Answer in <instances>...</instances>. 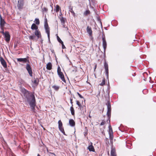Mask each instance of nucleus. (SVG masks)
Returning <instances> with one entry per match:
<instances>
[{
  "label": "nucleus",
  "mask_w": 156,
  "mask_h": 156,
  "mask_svg": "<svg viewBox=\"0 0 156 156\" xmlns=\"http://www.w3.org/2000/svg\"><path fill=\"white\" fill-rule=\"evenodd\" d=\"M19 82L20 84H23L25 82L22 79H20L19 80Z\"/></svg>",
  "instance_id": "a878e982"
},
{
  "label": "nucleus",
  "mask_w": 156,
  "mask_h": 156,
  "mask_svg": "<svg viewBox=\"0 0 156 156\" xmlns=\"http://www.w3.org/2000/svg\"><path fill=\"white\" fill-rule=\"evenodd\" d=\"M24 5L23 0H18L17 7L19 10H21L23 8Z\"/></svg>",
  "instance_id": "39448f33"
},
{
  "label": "nucleus",
  "mask_w": 156,
  "mask_h": 156,
  "mask_svg": "<svg viewBox=\"0 0 156 156\" xmlns=\"http://www.w3.org/2000/svg\"><path fill=\"white\" fill-rule=\"evenodd\" d=\"M57 39L58 41L60 43H62L63 42L61 40L60 38L58 37V36H57Z\"/></svg>",
  "instance_id": "7c9ffc66"
},
{
  "label": "nucleus",
  "mask_w": 156,
  "mask_h": 156,
  "mask_svg": "<svg viewBox=\"0 0 156 156\" xmlns=\"http://www.w3.org/2000/svg\"><path fill=\"white\" fill-rule=\"evenodd\" d=\"M90 13V11L89 10H86L84 13V15L85 16H87Z\"/></svg>",
  "instance_id": "bb28decb"
},
{
  "label": "nucleus",
  "mask_w": 156,
  "mask_h": 156,
  "mask_svg": "<svg viewBox=\"0 0 156 156\" xmlns=\"http://www.w3.org/2000/svg\"><path fill=\"white\" fill-rule=\"evenodd\" d=\"M102 41H103L102 45H103V48L104 49V52L105 53V52L106 49V48L107 47V42L106 41V40H102Z\"/></svg>",
  "instance_id": "ddd939ff"
},
{
  "label": "nucleus",
  "mask_w": 156,
  "mask_h": 156,
  "mask_svg": "<svg viewBox=\"0 0 156 156\" xmlns=\"http://www.w3.org/2000/svg\"><path fill=\"white\" fill-rule=\"evenodd\" d=\"M26 69L29 75L30 76H32V72L31 66L29 63L26 64Z\"/></svg>",
  "instance_id": "0eeeda50"
},
{
  "label": "nucleus",
  "mask_w": 156,
  "mask_h": 156,
  "mask_svg": "<svg viewBox=\"0 0 156 156\" xmlns=\"http://www.w3.org/2000/svg\"><path fill=\"white\" fill-rule=\"evenodd\" d=\"M44 27L45 29V32L47 34L48 40L49 41H50V28L48 26L47 21L46 20L44 22Z\"/></svg>",
  "instance_id": "7ed1b4c3"
},
{
  "label": "nucleus",
  "mask_w": 156,
  "mask_h": 156,
  "mask_svg": "<svg viewBox=\"0 0 156 156\" xmlns=\"http://www.w3.org/2000/svg\"><path fill=\"white\" fill-rule=\"evenodd\" d=\"M43 11L47 12L48 11V9L45 7L43 9Z\"/></svg>",
  "instance_id": "37998d69"
},
{
  "label": "nucleus",
  "mask_w": 156,
  "mask_h": 156,
  "mask_svg": "<svg viewBox=\"0 0 156 156\" xmlns=\"http://www.w3.org/2000/svg\"><path fill=\"white\" fill-rule=\"evenodd\" d=\"M70 110L72 115H74L75 111H74V108L73 107V105H72V106L70 108Z\"/></svg>",
  "instance_id": "4be33fe9"
},
{
  "label": "nucleus",
  "mask_w": 156,
  "mask_h": 156,
  "mask_svg": "<svg viewBox=\"0 0 156 156\" xmlns=\"http://www.w3.org/2000/svg\"><path fill=\"white\" fill-rule=\"evenodd\" d=\"M102 40H105V34L104 33H103L102 35Z\"/></svg>",
  "instance_id": "72a5a7b5"
},
{
  "label": "nucleus",
  "mask_w": 156,
  "mask_h": 156,
  "mask_svg": "<svg viewBox=\"0 0 156 156\" xmlns=\"http://www.w3.org/2000/svg\"><path fill=\"white\" fill-rule=\"evenodd\" d=\"M153 85H152V87H153Z\"/></svg>",
  "instance_id": "3c124183"
},
{
  "label": "nucleus",
  "mask_w": 156,
  "mask_h": 156,
  "mask_svg": "<svg viewBox=\"0 0 156 156\" xmlns=\"http://www.w3.org/2000/svg\"><path fill=\"white\" fill-rule=\"evenodd\" d=\"M5 24H6V23L4 19L2 18L1 15H0V26L2 30H3Z\"/></svg>",
  "instance_id": "423d86ee"
},
{
  "label": "nucleus",
  "mask_w": 156,
  "mask_h": 156,
  "mask_svg": "<svg viewBox=\"0 0 156 156\" xmlns=\"http://www.w3.org/2000/svg\"><path fill=\"white\" fill-rule=\"evenodd\" d=\"M147 73H144V75L145 74H146V75H147Z\"/></svg>",
  "instance_id": "09e8293b"
},
{
  "label": "nucleus",
  "mask_w": 156,
  "mask_h": 156,
  "mask_svg": "<svg viewBox=\"0 0 156 156\" xmlns=\"http://www.w3.org/2000/svg\"><path fill=\"white\" fill-rule=\"evenodd\" d=\"M52 64L51 62L48 63L46 65V68L48 70H51L52 69Z\"/></svg>",
  "instance_id": "f3484780"
},
{
  "label": "nucleus",
  "mask_w": 156,
  "mask_h": 156,
  "mask_svg": "<svg viewBox=\"0 0 156 156\" xmlns=\"http://www.w3.org/2000/svg\"><path fill=\"white\" fill-rule=\"evenodd\" d=\"M62 25L63 27L64 28H66V29H67V30H68V28L67 27H65V23H62Z\"/></svg>",
  "instance_id": "ea45409f"
},
{
  "label": "nucleus",
  "mask_w": 156,
  "mask_h": 156,
  "mask_svg": "<svg viewBox=\"0 0 156 156\" xmlns=\"http://www.w3.org/2000/svg\"><path fill=\"white\" fill-rule=\"evenodd\" d=\"M4 36L5 38V41H6L7 42H8L9 41L10 36L8 32H5V34L4 35Z\"/></svg>",
  "instance_id": "1a4fd4ad"
},
{
  "label": "nucleus",
  "mask_w": 156,
  "mask_h": 156,
  "mask_svg": "<svg viewBox=\"0 0 156 156\" xmlns=\"http://www.w3.org/2000/svg\"><path fill=\"white\" fill-rule=\"evenodd\" d=\"M24 95L26 98L27 103L29 104L31 109L34 110L36 105V101L34 94L32 92H29L24 89Z\"/></svg>",
  "instance_id": "f257e3e1"
},
{
  "label": "nucleus",
  "mask_w": 156,
  "mask_h": 156,
  "mask_svg": "<svg viewBox=\"0 0 156 156\" xmlns=\"http://www.w3.org/2000/svg\"><path fill=\"white\" fill-rule=\"evenodd\" d=\"M61 22L62 23H65V20L63 18H62L61 19Z\"/></svg>",
  "instance_id": "58836bf2"
},
{
  "label": "nucleus",
  "mask_w": 156,
  "mask_h": 156,
  "mask_svg": "<svg viewBox=\"0 0 156 156\" xmlns=\"http://www.w3.org/2000/svg\"><path fill=\"white\" fill-rule=\"evenodd\" d=\"M109 134H113V131L112 128L111 127L110 125L109 126Z\"/></svg>",
  "instance_id": "393cba45"
},
{
  "label": "nucleus",
  "mask_w": 156,
  "mask_h": 156,
  "mask_svg": "<svg viewBox=\"0 0 156 156\" xmlns=\"http://www.w3.org/2000/svg\"><path fill=\"white\" fill-rule=\"evenodd\" d=\"M60 131L64 135H66V134L65 133V131H64V128L63 129H62L61 130H60Z\"/></svg>",
  "instance_id": "f704fd0d"
},
{
  "label": "nucleus",
  "mask_w": 156,
  "mask_h": 156,
  "mask_svg": "<svg viewBox=\"0 0 156 156\" xmlns=\"http://www.w3.org/2000/svg\"><path fill=\"white\" fill-rule=\"evenodd\" d=\"M35 21H36V23L37 25H39L40 23L39 20L38 19H35Z\"/></svg>",
  "instance_id": "473e14b6"
},
{
  "label": "nucleus",
  "mask_w": 156,
  "mask_h": 156,
  "mask_svg": "<svg viewBox=\"0 0 156 156\" xmlns=\"http://www.w3.org/2000/svg\"><path fill=\"white\" fill-rule=\"evenodd\" d=\"M60 9V7L58 5H56V12H58L59 11Z\"/></svg>",
  "instance_id": "c756f323"
},
{
  "label": "nucleus",
  "mask_w": 156,
  "mask_h": 156,
  "mask_svg": "<svg viewBox=\"0 0 156 156\" xmlns=\"http://www.w3.org/2000/svg\"><path fill=\"white\" fill-rule=\"evenodd\" d=\"M33 83L37 85L38 83V79H35L34 80L33 82Z\"/></svg>",
  "instance_id": "cd10ccee"
},
{
  "label": "nucleus",
  "mask_w": 156,
  "mask_h": 156,
  "mask_svg": "<svg viewBox=\"0 0 156 156\" xmlns=\"http://www.w3.org/2000/svg\"><path fill=\"white\" fill-rule=\"evenodd\" d=\"M72 100H73L72 98H70V103L72 104V105H73Z\"/></svg>",
  "instance_id": "c03bdc74"
},
{
  "label": "nucleus",
  "mask_w": 156,
  "mask_h": 156,
  "mask_svg": "<svg viewBox=\"0 0 156 156\" xmlns=\"http://www.w3.org/2000/svg\"><path fill=\"white\" fill-rule=\"evenodd\" d=\"M29 38L30 40H33V41L36 40V36L34 35L29 36Z\"/></svg>",
  "instance_id": "5701e85b"
},
{
  "label": "nucleus",
  "mask_w": 156,
  "mask_h": 156,
  "mask_svg": "<svg viewBox=\"0 0 156 156\" xmlns=\"http://www.w3.org/2000/svg\"><path fill=\"white\" fill-rule=\"evenodd\" d=\"M57 73L61 79L62 80L63 82H65L66 80L64 78V75L61 72L60 68L59 66L58 68Z\"/></svg>",
  "instance_id": "20e7f679"
},
{
  "label": "nucleus",
  "mask_w": 156,
  "mask_h": 156,
  "mask_svg": "<svg viewBox=\"0 0 156 156\" xmlns=\"http://www.w3.org/2000/svg\"><path fill=\"white\" fill-rule=\"evenodd\" d=\"M109 137L110 138V139L112 140L113 139V134H109Z\"/></svg>",
  "instance_id": "e433bc0d"
},
{
  "label": "nucleus",
  "mask_w": 156,
  "mask_h": 156,
  "mask_svg": "<svg viewBox=\"0 0 156 156\" xmlns=\"http://www.w3.org/2000/svg\"><path fill=\"white\" fill-rule=\"evenodd\" d=\"M17 60L18 62H23V63H26L27 62H28V63H29V61L28 59H27V58H17Z\"/></svg>",
  "instance_id": "9d476101"
},
{
  "label": "nucleus",
  "mask_w": 156,
  "mask_h": 156,
  "mask_svg": "<svg viewBox=\"0 0 156 156\" xmlns=\"http://www.w3.org/2000/svg\"><path fill=\"white\" fill-rule=\"evenodd\" d=\"M58 128L59 130L62 129H63V127L62 126V123L61 120L58 121Z\"/></svg>",
  "instance_id": "dca6fc26"
},
{
  "label": "nucleus",
  "mask_w": 156,
  "mask_h": 156,
  "mask_svg": "<svg viewBox=\"0 0 156 156\" xmlns=\"http://www.w3.org/2000/svg\"><path fill=\"white\" fill-rule=\"evenodd\" d=\"M2 30V31H1V32L2 34H3V35H4L5 34V32H4V31H3V29Z\"/></svg>",
  "instance_id": "a18cd8bd"
},
{
  "label": "nucleus",
  "mask_w": 156,
  "mask_h": 156,
  "mask_svg": "<svg viewBox=\"0 0 156 156\" xmlns=\"http://www.w3.org/2000/svg\"><path fill=\"white\" fill-rule=\"evenodd\" d=\"M105 123V121H103L100 124V125L101 126L104 125Z\"/></svg>",
  "instance_id": "a19ab883"
},
{
  "label": "nucleus",
  "mask_w": 156,
  "mask_h": 156,
  "mask_svg": "<svg viewBox=\"0 0 156 156\" xmlns=\"http://www.w3.org/2000/svg\"><path fill=\"white\" fill-rule=\"evenodd\" d=\"M60 131L64 135H66V134L65 133V131H64V128L63 129H62L61 130H60Z\"/></svg>",
  "instance_id": "c9c22d12"
},
{
  "label": "nucleus",
  "mask_w": 156,
  "mask_h": 156,
  "mask_svg": "<svg viewBox=\"0 0 156 156\" xmlns=\"http://www.w3.org/2000/svg\"><path fill=\"white\" fill-rule=\"evenodd\" d=\"M69 124L70 126L71 127L75 126V122L73 119H70L69 121Z\"/></svg>",
  "instance_id": "4468645a"
},
{
  "label": "nucleus",
  "mask_w": 156,
  "mask_h": 156,
  "mask_svg": "<svg viewBox=\"0 0 156 156\" xmlns=\"http://www.w3.org/2000/svg\"><path fill=\"white\" fill-rule=\"evenodd\" d=\"M106 105L107 106V112L106 115L108 118V120H109V122H110V119L111 118V103L109 101H108L107 103L106 104Z\"/></svg>",
  "instance_id": "f03ea898"
},
{
  "label": "nucleus",
  "mask_w": 156,
  "mask_h": 156,
  "mask_svg": "<svg viewBox=\"0 0 156 156\" xmlns=\"http://www.w3.org/2000/svg\"><path fill=\"white\" fill-rule=\"evenodd\" d=\"M104 66L105 70V74L107 78H108V63L105 61L104 63Z\"/></svg>",
  "instance_id": "6e6552de"
},
{
  "label": "nucleus",
  "mask_w": 156,
  "mask_h": 156,
  "mask_svg": "<svg viewBox=\"0 0 156 156\" xmlns=\"http://www.w3.org/2000/svg\"><path fill=\"white\" fill-rule=\"evenodd\" d=\"M111 154V156H116L115 150V149L112 148Z\"/></svg>",
  "instance_id": "412c9836"
},
{
  "label": "nucleus",
  "mask_w": 156,
  "mask_h": 156,
  "mask_svg": "<svg viewBox=\"0 0 156 156\" xmlns=\"http://www.w3.org/2000/svg\"><path fill=\"white\" fill-rule=\"evenodd\" d=\"M61 44L62 45V49L65 48H66V47H65V45H64L63 42L62 43H61Z\"/></svg>",
  "instance_id": "79ce46f5"
},
{
  "label": "nucleus",
  "mask_w": 156,
  "mask_h": 156,
  "mask_svg": "<svg viewBox=\"0 0 156 156\" xmlns=\"http://www.w3.org/2000/svg\"><path fill=\"white\" fill-rule=\"evenodd\" d=\"M69 11L70 12L73 14V16H75V12L73 10V7L71 6H69Z\"/></svg>",
  "instance_id": "aec40b11"
},
{
  "label": "nucleus",
  "mask_w": 156,
  "mask_h": 156,
  "mask_svg": "<svg viewBox=\"0 0 156 156\" xmlns=\"http://www.w3.org/2000/svg\"><path fill=\"white\" fill-rule=\"evenodd\" d=\"M86 30L89 35L90 36H91L92 34V31L91 27L87 26Z\"/></svg>",
  "instance_id": "f8f14e48"
},
{
  "label": "nucleus",
  "mask_w": 156,
  "mask_h": 156,
  "mask_svg": "<svg viewBox=\"0 0 156 156\" xmlns=\"http://www.w3.org/2000/svg\"><path fill=\"white\" fill-rule=\"evenodd\" d=\"M31 29L32 30H37L38 29V27L35 23H33L31 26Z\"/></svg>",
  "instance_id": "a211bd4d"
},
{
  "label": "nucleus",
  "mask_w": 156,
  "mask_h": 156,
  "mask_svg": "<svg viewBox=\"0 0 156 156\" xmlns=\"http://www.w3.org/2000/svg\"><path fill=\"white\" fill-rule=\"evenodd\" d=\"M0 61L2 65L4 68H6L7 67V64L5 61L2 57H0Z\"/></svg>",
  "instance_id": "9b49d317"
},
{
  "label": "nucleus",
  "mask_w": 156,
  "mask_h": 156,
  "mask_svg": "<svg viewBox=\"0 0 156 156\" xmlns=\"http://www.w3.org/2000/svg\"><path fill=\"white\" fill-rule=\"evenodd\" d=\"M34 34L35 35H36L37 37V39L41 37V33L38 30H36Z\"/></svg>",
  "instance_id": "2eb2a0df"
},
{
  "label": "nucleus",
  "mask_w": 156,
  "mask_h": 156,
  "mask_svg": "<svg viewBox=\"0 0 156 156\" xmlns=\"http://www.w3.org/2000/svg\"><path fill=\"white\" fill-rule=\"evenodd\" d=\"M37 156H41L39 154H38Z\"/></svg>",
  "instance_id": "8fccbe9b"
},
{
  "label": "nucleus",
  "mask_w": 156,
  "mask_h": 156,
  "mask_svg": "<svg viewBox=\"0 0 156 156\" xmlns=\"http://www.w3.org/2000/svg\"><path fill=\"white\" fill-rule=\"evenodd\" d=\"M52 5H53V4H51V5H50V6H51V9H52Z\"/></svg>",
  "instance_id": "49530a36"
},
{
  "label": "nucleus",
  "mask_w": 156,
  "mask_h": 156,
  "mask_svg": "<svg viewBox=\"0 0 156 156\" xmlns=\"http://www.w3.org/2000/svg\"><path fill=\"white\" fill-rule=\"evenodd\" d=\"M105 84V81L104 79L103 80L101 83L100 84V85L101 86H103Z\"/></svg>",
  "instance_id": "c85d7f7f"
},
{
  "label": "nucleus",
  "mask_w": 156,
  "mask_h": 156,
  "mask_svg": "<svg viewBox=\"0 0 156 156\" xmlns=\"http://www.w3.org/2000/svg\"><path fill=\"white\" fill-rule=\"evenodd\" d=\"M88 149L90 151H94V149L92 145H89L88 147Z\"/></svg>",
  "instance_id": "6ab92c4d"
},
{
  "label": "nucleus",
  "mask_w": 156,
  "mask_h": 156,
  "mask_svg": "<svg viewBox=\"0 0 156 156\" xmlns=\"http://www.w3.org/2000/svg\"><path fill=\"white\" fill-rule=\"evenodd\" d=\"M52 87L55 90H58L59 88V86H58L54 85Z\"/></svg>",
  "instance_id": "b1692460"
},
{
  "label": "nucleus",
  "mask_w": 156,
  "mask_h": 156,
  "mask_svg": "<svg viewBox=\"0 0 156 156\" xmlns=\"http://www.w3.org/2000/svg\"><path fill=\"white\" fill-rule=\"evenodd\" d=\"M76 104L79 106V107H81L82 105L80 102L78 101H76Z\"/></svg>",
  "instance_id": "2f4dec72"
},
{
  "label": "nucleus",
  "mask_w": 156,
  "mask_h": 156,
  "mask_svg": "<svg viewBox=\"0 0 156 156\" xmlns=\"http://www.w3.org/2000/svg\"><path fill=\"white\" fill-rule=\"evenodd\" d=\"M77 94L80 98H83V97L78 92L77 93Z\"/></svg>",
  "instance_id": "4c0bfd02"
},
{
  "label": "nucleus",
  "mask_w": 156,
  "mask_h": 156,
  "mask_svg": "<svg viewBox=\"0 0 156 156\" xmlns=\"http://www.w3.org/2000/svg\"><path fill=\"white\" fill-rule=\"evenodd\" d=\"M51 52L52 53H53V52H54V50H51Z\"/></svg>",
  "instance_id": "de8ad7c7"
}]
</instances>
